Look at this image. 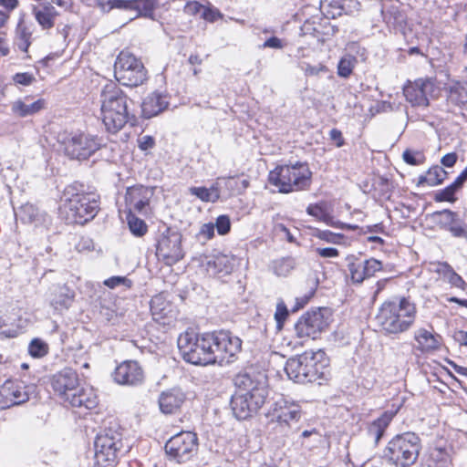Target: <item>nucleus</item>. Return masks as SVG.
Returning a JSON list of instances; mask_svg holds the SVG:
<instances>
[{
	"instance_id": "1",
	"label": "nucleus",
	"mask_w": 467,
	"mask_h": 467,
	"mask_svg": "<svg viewBox=\"0 0 467 467\" xmlns=\"http://www.w3.org/2000/svg\"><path fill=\"white\" fill-rule=\"evenodd\" d=\"M417 317V306L407 297L384 301L375 317L376 323L386 335H399L410 330Z\"/></svg>"
},
{
	"instance_id": "2",
	"label": "nucleus",
	"mask_w": 467,
	"mask_h": 467,
	"mask_svg": "<svg viewBox=\"0 0 467 467\" xmlns=\"http://www.w3.org/2000/svg\"><path fill=\"white\" fill-rule=\"evenodd\" d=\"M234 385L236 391L231 400L233 413L238 420H246L262 408L268 390L265 381L254 379L246 373L238 374Z\"/></svg>"
},
{
	"instance_id": "3",
	"label": "nucleus",
	"mask_w": 467,
	"mask_h": 467,
	"mask_svg": "<svg viewBox=\"0 0 467 467\" xmlns=\"http://www.w3.org/2000/svg\"><path fill=\"white\" fill-rule=\"evenodd\" d=\"M62 213L67 223L84 224L91 221L99 210V196L87 192L82 184L67 185L63 192Z\"/></svg>"
},
{
	"instance_id": "4",
	"label": "nucleus",
	"mask_w": 467,
	"mask_h": 467,
	"mask_svg": "<svg viewBox=\"0 0 467 467\" xmlns=\"http://www.w3.org/2000/svg\"><path fill=\"white\" fill-rule=\"evenodd\" d=\"M128 97L114 82L104 86L100 93L101 119L109 132L116 133L129 121Z\"/></svg>"
},
{
	"instance_id": "5",
	"label": "nucleus",
	"mask_w": 467,
	"mask_h": 467,
	"mask_svg": "<svg viewBox=\"0 0 467 467\" xmlns=\"http://www.w3.org/2000/svg\"><path fill=\"white\" fill-rule=\"evenodd\" d=\"M327 366L323 351H306L301 355L287 359L285 371L289 379L296 383L305 384L323 379Z\"/></svg>"
},
{
	"instance_id": "6",
	"label": "nucleus",
	"mask_w": 467,
	"mask_h": 467,
	"mask_svg": "<svg viewBox=\"0 0 467 467\" xmlns=\"http://www.w3.org/2000/svg\"><path fill=\"white\" fill-rule=\"evenodd\" d=\"M268 182L282 193L304 191L311 184L312 171L306 162L280 165L269 172Z\"/></svg>"
},
{
	"instance_id": "7",
	"label": "nucleus",
	"mask_w": 467,
	"mask_h": 467,
	"mask_svg": "<svg viewBox=\"0 0 467 467\" xmlns=\"http://www.w3.org/2000/svg\"><path fill=\"white\" fill-rule=\"evenodd\" d=\"M178 348L183 359L193 365L206 366L214 364L213 339L211 333L195 334L186 331L178 338Z\"/></svg>"
},
{
	"instance_id": "8",
	"label": "nucleus",
	"mask_w": 467,
	"mask_h": 467,
	"mask_svg": "<svg viewBox=\"0 0 467 467\" xmlns=\"http://www.w3.org/2000/svg\"><path fill=\"white\" fill-rule=\"evenodd\" d=\"M421 450L420 438L414 432H404L393 437L384 450V458L396 467L413 465Z\"/></svg>"
},
{
	"instance_id": "9",
	"label": "nucleus",
	"mask_w": 467,
	"mask_h": 467,
	"mask_svg": "<svg viewBox=\"0 0 467 467\" xmlns=\"http://www.w3.org/2000/svg\"><path fill=\"white\" fill-rule=\"evenodd\" d=\"M117 80L127 87H138L147 80V70L142 62L134 55L121 51L114 65Z\"/></svg>"
},
{
	"instance_id": "10",
	"label": "nucleus",
	"mask_w": 467,
	"mask_h": 467,
	"mask_svg": "<svg viewBox=\"0 0 467 467\" xmlns=\"http://www.w3.org/2000/svg\"><path fill=\"white\" fill-rule=\"evenodd\" d=\"M94 447L95 458L99 464L110 465L115 462L123 448L122 433L118 426L100 431L95 439Z\"/></svg>"
},
{
	"instance_id": "11",
	"label": "nucleus",
	"mask_w": 467,
	"mask_h": 467,
	"mask_svg": "<svg viewBox=\"0 0 467 467\" xmlns=\"http://www.w3.org/2000/svg\"><path fill=\"white\" fill-rule=\"evenodd\" d=\"M301 416L300 406L285 399L275 401L269 412L270 422L275 423L276 428L285 436H289L297 431L296 425L300 420Z\"/></svg>"
},
{
	"instance_id": "12",
	"label": "nucleus",
	"mask_w": 467,
	"mask_h": 467,
	"mask_svg": "<svg viewBox=\"0 0 467 467\" xmlns=\"http://www.w3.org/2000/svg\"><path fill=\"white\" fill-rule=\"evenodd\" d=\"M164 449L170 460L177 463L186 462L197 452V436L191 431H181L167 441Z\"/></svg>"
},
{
	"instance_id": "13",
	"label": "nucleus",
	"mask_w": 467,
	"mask_h": 467,
	"mask_svg": "<svg viewBox=\"0 0 467 467\" xmlns=\"http://www.w3.org/2000/svg\"><path fill=\"white\" fill-rule=\"evenodd\" d=\"M182 235L178 231L167 228L163 231L156 244V255L167 265H172L182 260L184 251L182 245Z\"/></svg>"
},
{
	"instance_id": "14",
	"label": "nucleus",
	"mask_w": 467,
	"mask_h": 467,
	"mask_svg": "<svg viewBox=\"0 0 467 467\" xmlns=\"http://www.w3.org/2000/svg\"><path fill=\"white\" fill-rule=\"evenodd\" d=\"M100 140L89 133L75 132L65 142V152L72 159L86 160L97 151Z\"/></svg>"
},
{
	"instance_id": "15",
	"label": "nucleus",
	"mask_w": 467,
	"mask_h": 467,
	"mask_svg": "<svg viewBox=\"0 0 467 467\" xmlns=\"http://www.w3.org/2000/svg\"><path fill=\"white\" fill-rule=\"evenodd\" d=\"M439 93V88L432 78H419L409 82L403 88L406 100L414 107H428L429 99Z\"/></svg>"
},
{
	"instance_id": "16",
	"label": "nucleus",
	"mask_w": 467,
	"mask_h": 467,
	"mask_svg": "<svg viewBox=\"0 0 467 467\" xmlns=\"http://www.w3.org/2000/svg\"><path fill=\"white\" fill-rule=\"evenodd\" d=\"M328 326L322 309L307 311L296 323L295 331L298 338L315 339Z\"/></svg>"
},
{
	"instance_id": "17",
	"label": "nucleus",
	"mask_w": 467,
	"mask_h": 467,
	"mask_svg": "<svg viewBox=\"0 0 467 467\" xmlns=\"http://www.w3.org/2000/svg\"><path fill=\"white\" fill-rule=\"evenodd\" d=\"M213 339V353L216 357L215 363H230L232 358L241 351L242 340L233 336L229 331L211 333Z\"/></svg>"
},
{
	"instance_id": "18",
	"label": "nucleus",
	"mask_w": 467,
	"mask_h": 467,
	"mask_svg": "<svg viewBox=\"0 0 467 467\" xmlns=\"http://www.w3.org/2000/svg\"><path fill=\"white\" fill-rule=\"evenodd\" d=\"M34 389L33 385H25L21 381L6 380L0 386V409L5 410L26 402Z\"/></svg>"
},
{
	"instance_id": "19",
	"label": "nucleus",
	"mask_w": 467,
	"mask_h": 467,
	"mask_svg": "<svg viewBox=\"0 0 467 467\" xmlns=\"http://www.w3.org/2000/svg\"><path fill=\"white\" fill-rule=\"evenodd\" d=\"M154 195V188L141 184L128 187L125 192V205L128 213L147 214L150 211V202Z\"/></svg>"
},
{
	"instance_id": "20",
	"label": "nucleus",
	"mask_w": 467,
	"mask_h": 467,
	"mask_svg": "<svg viewBox=\"0 0 467 467\" xmlns=\"http://www.w3.org/2000/svg\"><path fill=\"white\" fill-rule=\"evenodd\" d=\"M112 377L119 385L138 386L144 381V371L137 361L126 360L116 367Z\"/></svg>"
},
{
	"instance_id": "21",
	"label": "nucleus",
	"mask_w": 467,
	"mask_h": 467,
	"mask_svg": "<svg viewBox=\"0 0 467 467\" xmlns=\"http://www.w3.org/2000/svg\"><path fill=\"white\" fill-rule=\"evenodd\" d=\"M51 385L54 391L66 402L71 394L78 390V374L72 368H65L53 376Z\"/></svg>"
},
{
	"instance_id": "22",
	"label": "nucleus",
	"mask_w": 467,
	"mask_h": 467,
	"mask_svg": "<svg viewBox=\"0 0 467 467\" xmlns=\"http://www.w3.org/2000/svg\"><path fill=\"white\" fill-rule=\"evenodd\" d=\"M382 269V263L375 258L348 264V270L354 283L360 284Z\"/></svg>"
},
{
	"instance_id": "23",
	"label": "nucleus",
	"mask_w": 467,
	"mask_h": 467,
	"mask_svg": "<svg viewBox=\"0 0 467 467\" xmlns=\"http://www.w3.org/2000/svg\"><path fill=\"white\" fill-rule=\"evenodd\" d=\"M150 312L152 318L161 325H169L174 317L172 306L162 294L151 298Z\"/></svg>"
},
{
	"instance_id": "24",
	"label": "nucleus",
	"mask_w": 467,
	"mask_h": 467,
	"mask_svg": "<svg viewBox=\"0 0 467 467\" xmlns=\"http://www.w3.org/2000/svg\"><path fill=\"white\" fill-rule=\"evenodd\" d=\"M185 401V395L180 389H171L161 393L160 410L164 414L176 413Z\"/></svg>"
},
{
	"instance_id": "25",
	"label": "nucleus",
	"mask_w": 467,
	"mask_h": 467,
	"mask_svg": "<svg viewBox=\"0 0 467 467\" xmlns=\"http://www.w3.org/2000/svg\"><path fill=\"white\" fill-rule=\"evenodd\" d=\"M32 14L39 26L45 31H48L55 26L56 19L59 15L57 9L48 2L33 5Z\"/></svg>"
},
{
	"instance_id": "26",
	"label": "nucleus",
	"mask_w": 467,
	"mask_h": 467,
	"mask_svg": "<svg viewBox=\"0 0 467 467\" xmlns=\"http://www.w3.org/2000/svg\"><path fill=\"white\" fill-rule=\"evenodd\" d=\"M74 297V291L66 285H54L50 288L49 301L56 310L67 309Z\"/></svg>"
},
{
	"instance_id": "27",
	"label": "nucleus",
	"mask_w": 467,
	"mask_h": 467,
	"mask_svg": "<svg viewBox=\"0 0 467 467\" xmlns=\"http://www.w3.org/2000/svg\"><path fill=\"white\" fill-rule=\"evenodd\" d=\"M168 105L166 96L159 92H153L148 95L141 103L142 116L150 119L163 111Z\"/></svg>"
},
{
	"instance_id": "28",
	"label": "nucleus",
	"mask_w": 467,
	"mask_h": 467,
	"mask_svg": "<svg viewBox=\"0 0 467 467\" xmlns=\"http://www.w3.org/2000/svg\"><path fill=\"white\" fill-rule=\"evenodd\" d=\"M414 340L417 343L416 348L422 353L438 350L441 346V336L422 327L415 331Z\"/></svg>"
},
{
	"instance_id": "29",
	"label": "nucleus",
	"mask_w": 467,
	"mask_h": 467,
	"mask_svg": "<svg viewBox=\"0 0 467 467\" xmlns=\"http://www.w3.org/2000/svg\"><path fill=\"white\" fill-rule=\"evenodd\" d=\"M234 262L233 255L217 254L207 261V271L213 275H226L233 272Z\"/></svg>"
},
{
	"instance_id": "30",
	"label": "nucleus",
	"mask_w": 467,
	"mask_h": 467,
	"mask_svg": "<svg viewBox=\"0 0 467 467\" xmlns=\"http://www.w3.org/2000/svg\"><path fill=\"white\" fill-rule=\"evenodd\" d=\"M72 407L86 408L88 410L93 409L98 404V398L93 389L83 388L78 386V390H75L70 399L66 401Z\"/></svg>"
},
{
	"instance_id": "31",
	"label": "nucleus",
	"mask_w": 467,
	"mask_h": 467,
	"mask_svg": "<svg viewBox=\"0 0 467 467\" xmlns=\"http://www.w3.org/2000/svg\"><path fill=\"white\" fill-rule=\"evenodd\" d=\"M33 28L32 25L25 20V16H21L18 19L15 29L14 41L18 49L24 53L28 52V48L32 43Z\"/></svg>"
},
{
	"instance_id": "32",
	"label": "nucleus",
	"mask_w": 467,
	"mask_h": 467,
	"mask_svg": "<svg viewBox=\"0 0 467 467\" xmlns=\"http://www.w3.org/2000/svg\"><path fill=\"white\" fill-rule=\"evenodd\" d=\"M28 98H25L24 99H17L12 103V112L19 117L26 118L28 116H32L46 107V100L43 99H39L34 102L28 103Z\"/></svg>"
},
{
	"instance_id": "33",
	"label": "nucleus",
	"mask_w": 467,
	"mask_h": 467,
	"mask_svg": "<svg viewBox=\"0 0 467 467\" xmlns=\"http://www.w3.org/2000/svg\"><path fill=\"white\" fill-rule=\"evenodd\" d=\"M395 414L396 412L393 411H385L368 425V435L373 440L375 445L379 442Z\"/></svg>"
},
{
	"instance_id": "34",
	"label": "nucleus",
	"mask_w": 467,
	"mask_h": 467,
	"mask_svg": "<svg viewBox=\"0 0 467 467\" xmlns=\"http://www.w3.org/2000/svg\"><path fill=\"white\" fill-rule=\"evenodd\" d=\"M18 216L22 222L35 223L36 225L49 222L48 215L31 203L22 205L19 209Z\"/></svg>"
},
{
	"instance_id": "35",
	"label": "nucleus",
	"mask_w": 467,
	"mask_h": 467,
	"mask_svg": "<svg viewBox=\"0 0 467 467\" xmlns=\"http://www.w3.org/2000/svg\"><path fill=\"white\" fill-rule=\"evenodd\" d=\"M447 171L439 165L430 168L424 175L418 179V185L436 186L444 182L447 178Z\"/></svg>"
},
{
	"instance_id": "36",
	"label": "nucleus",
	"mask_w": 467,
	"mask_h": 467,
	"mask_svg": "<svg viewBox=\"0 0 467 467\" xmlns=\"http://www.w3.org/2000/svg\"><path fill=\"white\" fill-rule=\"evenodd\" d=\"M189 192L192 195L205 202H215L220 198V190L217 182L212 184L209 188L191 187Z\"/></svg>"
},
{
	"instance_id": "37",
	"label": "nucleus",
	"mask_w": 467,
	"mask_h": 467,
	"mask_svg": "<svg viewBox=\"0 0 467 467\" xmlns=\"http://www.w3.org/2000/svg\"><path fill=\"white\" fill-rule=\"evenodd\" d=\"M306 213L327 225H336L333 217L327 211V203L325 202L309 204L306 208Z\"/></svg>"
},
{
	"instance_id": "38",
	"label": "nucleus",
	"mask_w": 467,
	"mask_h": 467,
	"mask_svg": "<svg viewBox=\"0 0 467 467\" xmlns=\"http://www.w3.org/2000/svg\"><path fill=\"white\" fill-rule=\"evenodd\" d=\"M427 467H449L451 458L449 453L441 448H433L426 461Z\"/></svg>"
},
{
	"instance_id": "39",
	"label": "nucleus",
	"mask_w": 467,
	"mask_h": 467,
	"mask_svg": "<svg viewBox=\"0 0 467 467\" xmlns=\"http://www.w3.org/2000/svg\"><path fill=\"white\" fill-rule=\"evenodd\" d=\"M432 217L441 228L449 230L458 214L451 210H442L433 213Z\"/></svg>"
},
{
	"instance_id": "40",
	"label": "nucleus",
	"mask_w": 467,
	"mask_h": 467,
	"mask_svg": "<svg viewBox=\"0 0 467 467\" xmlns=\"http://www.w3.org/2000/svg\"><path fill=\"white\" fill-rule=\"evenodd\" d=\"M438 271H441L443 273V276L448 280V282L461 289H464L465 287V282L462 278L461 275H459L457 273L454 272V270L448 265V264H442L441 265V268L438 269Z\"/></svg>"
},
{
	"instance_id": "41",
	"label": "nucleus",
	"mask_w": 467,
	"mask_h": 467,
	"mask_svg": "<svg viewBox=\"0 0 467 467\" xmlns=\"http://www.w3.org/2000/svg\"><path fill=\"white\" fill-rule=\"evenodd\" d=\"M357 62V58L352 55H346L343 57L337 65L338 76L344 78H348L352 74Z\"/></svg>"
},
{
	"instance_id": "42",
	"label": "nucleus",
	"mask_w": 467,
	"mask_h": 467,
	"mask_svg": "<svg viewBox=\"0 0 467 467\" xmlns=\"http://www.w3.org/2000/svg\"><path fill=\"white\" fill-rule=\"evenodd\" d=\"M128 225L130 232L136 236H142L147 232V225L141 219L137 218L133 213H128Z\"/></svg>"
},
{
	"instance_id": "43",
	"label": "nucleus",
	"mask_w": 467,
	"mask_h": 467,
	"mask_svg": "<svg viewBox=\"0 0 467 467\" xmlns=\"http://www.w3.org/2000/svg\"><path fill=\"white\" fill-rule=\"evenodd\" d=\"M48 345L40 338H34L28 346V353L33 358H43L48 353Z\"/></svg>"
},
{
	"instance_id": "44",
	"label": "nucleus",
	"mask_w": 467,
	"mask_h": 467,
	"mask_svg": "<svg viewBox=\"0 0 467 467\" xmlns=\"http://www.w3.org/2000/svg\"><path fill=\"white\" fill-rule=\"evenodd\" d=\"M133 10L138 12L139 16H150L156 5V0H133Z\"/></svg>"
},
{
	"instance_id": "45",
	"label": "nucleus",
	"mask_w": 467,
	"mask_h": 467,
	"mask_svg": "<svg viewBox=\"0 0 467 467\" xmlns=\"http://www.w3.org/2000/svg\"><path fill=\"white\" fill-rule=\"evenodd\" d=\"M294 260L292 258H282L274 262V272L276 275L285 276L294 268Z\"/></svg>"
},
{
	"instance_id": "46",
	"label": "nucleus",
	"mask_w": 467,
	"mask_h": 467,
	"mask_svg": "<svg viewBox=\"0 0 467 467\" xmlns=\"http://www.w3.org/2000/svg\"><path fill=\"white\" fill-rule=\"evenodd\" d=\"M458 190L452 185L450 184L446 188L437 192L434 196V200L436 202H453L455 201L454 194Z\"/></svg>"
},
{
	"instance_id": "47",
	"label": "nucleus",
	"mask_w": 467,
	"mask_h": 467,
	"mask_svg": "<svg viewBox=\"0 0 467 467\" xmlns=\"http://www.w3.org/2000/svg\"><path fill=\"white\" fill-rule=\"evenodd\" d=\"M402 158L404 161L410 165H420L424 162V155L420 151H412L410 150H406Z\"/></svg>"
},
{
	"instance_id": "48",
	"label": "nucleus",
	"mask_w": 467,
	"mask_h": 467,
	"mask_svg": "<svg viewBox=\"0 0 467 467\" xmlns=\"http://www.w3.org/2000/svg\"><path fill=\"white\" fill-rule=\"evenodd\" d=\"M448 231H450L454 237L467 239V225L461 221L459 217H457Z\"/></svg>"
},
{
	"instance_id": "49",
	"label": "nucleus",
	"mask_w": 467,
	"mask_h": 467,
	"mask_svg": "<svg viewBox=\"0 0 467 467\" xmlns=\"http://www.w3.org/2000/svg\"><path fill=\"white\" fill-rule=\"evenodd\" d=\"M214 228H216L217 233L220 235H224L228 234L231 230V221L228 215H220L217 217L216 222L214 223Z\"/></svg>"
},
{
	"instance_id": "50",
	"label": "nucleus",
	"mask_w": 467,
	"mask_h": 467,
	"mask_svg": "<svg viewBox=\"0 0 467 467\" xmlns=\"http://www.w3.org/2000/svg\"><path fill=\"white\" fill-rule=\"evenodd\" d=\"M319 239L332 244H339L343 235L340 234H335L328 230L318 231L317 235Z\"/></svg>"
},
{
	"instance_id": "51",
	"label": "nucleus",
	"mask_w": 467,
	"mask_h": 467,
	"mask_svg": "<svg viewBox=\"0 0 467 467\" xmlns=\"http://www.w3.org/2000/svg\"><path fill=\"white\" fill-rule=\"evenodd\" d=\"M306 76H318L321 73H327L328 68L327 66L319 63L317 65L306 64L303 67Z\"/></svg>"
},
{
	"instance_id": "52",
	"label": "nucleus",
	"mask_w": 467,
	"mask_h": 467,
	"mask_svg": "<svg viewBox=\"0 0 467 467\" xmlns=\"http://www.w3.org/2000/svg\"><path fill=\"white\" fill-rule=\"evenodd\" d=\"M288 316V310L286 306L281 302L276 306V311L275 314V317L277 323V327L280 328L283 326L284 321L286 319Z\"/></svg>"
},
{
	"instance_id": "53",
	"label": "nucleus",
	"mask_w": 467,
	"mask_h": 467,
	"mask_svg": "<svg viewBox=\"0 0 467 467\" xmlns=\"http://www.w3.org/2000/svg\"><path fill=\"white\" fill-rule=\"evenodd\" d=\"M130 281L123 276H112L104 281V285L109 288H115L121 285H130Z\"/></svg>"
},
{
	"instance_id": "54",
	"label": "nucleus",
	"mask_w": 467,
	"mask_h": 467,
	"mask_svg": "<svg viewBox=\"0 0 467 467\" xmlns=\"http://www.w3.org/2000/svg\"><path fill=\"white\" fill-rule=\"evenodd\" d=\"M13 79L18 85L28 86L35 80V77L27 72L16 73Z\"/></svg>"
},
{
	"instance_id": "55",
	"label": "nucleus",
	"mask_w": 467,
	"mask_h": 467,
	"mask_svg": "<svg viewBox=\"0 0 467 467\" xmlns=\"http://www.w3.org/2000/svg\"><path fill=\"white\" fill-rule=\"evenodd\" d=\"M138 145L141 150L146 151L154 147L155 140L151 136L144 135L138 139Z\"/></svg>"
},
{
	"instance_id": "56",
	"label": "nucleus",
	"mask_w": 467,
	"mask_h": 467,
	"mask_svg": "<svg viewBox=\"0 0 467 467\" xmlns=\"http://www.w3.org/2000/svg\"><path fill=\"white\" fill-rule=\"evenodd\" d=\"M275 231L280 236L285 238L289 243L296 241L294 235L290 233L289 229L283 223H277L275 226Z\"/></svg>"
},
{
	"instance_id": "57",
	"label": "nucleus",
	"mask_w": 467,
	"mask_h": 467,
	"mask_svg": "<svg viewBox=\"0 0 467 467\" xmlns=\"http://www.w3.org/2000/svg\"><path fill=\"white\" fill-rule=\"evenodd\" d=\"M202 16L209 22H214L222 17V14L218 9L203 7Z\"/></svg>"
},
{
	"instance_id": "58",
	"label": "nucleus",
	"mask_w": 467,
	"mask_h": 467,
	"mask_svg": "<svg viewBox=\"0 0 467 467\" xmlns=\"http://www.w3.org/2000/svg\"><path fill=\"white\" fill-rule=\"evenodd\" d=\"M316 252L324 258H333L339 254L338 250L334 247L317 248Z\"/></svg>"
},
{
	"instance_id": "59",
	"label": "nucleus",
	"mask_w": 467,
	"mask_h": 467,
	"mask_svg": "<svg viewBox=\"0 0 467 467\" xmlns=\"http://www.w3.org/2000/svg\"><path fill=\"white\" fill-rule=\"evenodd\" d=\"M199 235L205 239L213 238L214 235V224L212 223L202 224L199 231Z\"/></svg>"
},
{
	"instance_id": "60",
	"label": "nucleus",
	"mask_w": 467,
	"mask_h": 467,
	"mask_svg": "<svg viewBox=\"0 0 467 467\" xmlns=\"http://www.w3.org/2000/svg\"><path fill=\"white\" fill-rule=\"evenodd\" d=\"M112 8H121V9H132L134 5V1L130 0H112L110 2Z\"/></svg>"
},
{
	"instance_id": "61",
	"label": "nucleus",
	"mask_w": 467,
	"mask_h": 467,
	"mask_svg": "<svg viewBox=\"0 0 467 467\" xmlns=\"http://www.w3.org/2000/svg\"><path fill=\"white\" fill-rule=\"evenodd\" d=\"M330 140H333L337 147H341L344 145V139L342 136V132L337 129H333L329 132Z\"/></svg>"
},
{
	"instance_id": "62",
	"label": "nucleus",
	"mask_w": 467,
	"mask_h": 467,
	"mask_svg": "<svg viewBox=\"0 0 467 467\" xmlns=\"http://www.w3.org/2000/svg\"><path fill=\"white\" fill-rule=\"evenodd\" d=\"M203 5H202L200 3L194 1V2H189L184 7V11L191 15H195L199 13L201 10H203Z\"/></svg>"
},
{
	"instance_id": "63",
	"label": "nucleus",
	"mask_w": 467,
	"mask_h": 467,
	"mask_svg": "<svg viewBox=\"0 0 467 467\" xmlns=\"http://www.w3.org/2000/svg\"><path fill=\"white\" fill-rule=\"evenodd\" d=\"M262 47L265 48V47H270V48H282L283 47V43H282V40L279 39L278 37L276 36H272L270 38H268L262 46Z\"/></svg>"
},
{
	"instance_id": "64",
	"label": "nucleus",
	"mask_w": 467,
	"mask_h": 467,
	"mask_svg": "<svg viewBox=\"0 0 467 467\" xmlns=\"http://www.w3.org/2000/svg\"><path fill=\"white\" fill-rule=\"evenodd\" d=\"M441 161L445 167H452L457 161V154L454 152L448 153L441 158Z\"/></svg>"
}]
</instances>
